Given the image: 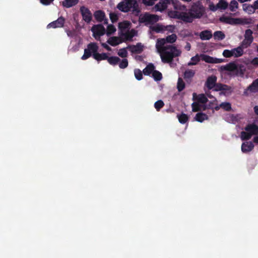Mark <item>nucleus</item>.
<instances>
[{
    "instance_id": "nucleus-1",
    "label": "nucleus",
    "mask_w": 258,
    "mask_h": 258,
    "mask_svg": "<svg viewBox=\"0 0 258 258\" xmlns=\"http://www.w3.org/2000/svg\"><path fill=\"white\" fill-rule=\"evenodd\" d=\"M162 61L163 62L169 63L172 60L173 57L179 56L181 53L175 46L171 45L162 46L161 48L156 46Z\"/></svg>"
},
{
    "instance_id": "nucleus-2",
    "label": "nucleus",
    "mask_w": 258,
    "mask_h": 258,
    "mask_svg": "<svg viewBox=\"0 0 258 258\" xmlns=\"http://www.w3.org/2000/svg\"><path fill=\"white\" fill-rule=\"evenodd\" d=\"M131 23L128 21L118 23L119 34L124 40H131L137 34L136 30L131 29Z\"/></svg>"
},
{
    "instance_id": "nucleus-3",
    "label": "nucleus",
    "mask_w": 258,
    "mask_h": 258,
    "mask_svg": "<svg viewBox=\"0 0 258 258\" xmlns=\"http://www.w3.org/2000/svg\"><path fill=\"white\" fill-rule=\"evenodd\" d=\"M204 12V7L201 3H197L194 4L188 13L185 12L184 22H192L194 19L201 18L203 15Z\"/></svg>"
},
{
    "instance_id": "nucleus-4",
    "label": "nucleus",
    "mask_w": 258,
    "mask_h": 258,
    "mask_svg": "<svg viewBox=\"0 0 258 258\" xmlns=\"http://www.w3.org/2000/svg\"><path fill=\"white\" fill-rule=\"evenodd\" d=\"M222 71L229 72V75L232 76L243 77L245 69L242 64H238L235 61L230 62L221 67Z\"/></svg>"
},
{
    "instance_id": "nucleus-5",
    "label": "nucleus",
    "mask_w": 258,
    "mask_h": 258,
    "mask_svg": "<svg viewBox=\"0 0 258 258\" xmlns=\"http://www.w3.org/2000/svg\"><path fill=\"white\" fill-rule=\"evenodd\" d=\"M136 0H122L117 5V8L120 11L127 13L132 10H134L137 7Z\"/></svg>"
},
{
    "instance_id": "nucleus-6",
    "label": "nucleus",
    "mask_w": 258,
    "mask_h": 258,
    "mask_svg": "<svg viewBox=\"0 0 258 258\" xmlns=\"http://www.w3.org/2000/svg\"><path fill=\"white\" fill-rule=\"evenodd\" d=\"M245 132L241 133L240 138L242 140H248L253 135L258 134V126L254 124H249L245 127Z\"/></svg>"
},
{
    "instance_id": "nucleus-7",
    "label": "nucleus",
    "mask_w": 258,
    "mask_h": 258,
    "mask_svg": "<svg viewBox=\"0 0 258 258\" xmlns=\"http://www.w3.org/2000/svg\"><path fill=\"white\" fill-rule=\"evenodd\" d=\"M244 49L240 45L236 48L231 49H225L222 53L223 55L226 58L240 57L244 54Z\"/></svg>"
},
{
    "instance_id": "nucleus-8",
    "label": "nucleus",
    "mask_w": 258,
    "mask_h": 258,
    "mask_svg": "<svg viewBox=\"0 0 258 258\" xmlns=\"http://www.w3.org/2000/svg\"><path fill=\"white\" fill-rule=\"evenodd\" d=\"M160 19L159 16L155 14H151L146 13L141 15L139 17V21L141 23H144L146 25H151L158 22Z\"/></svg>"
},
{
    "instance_id": "nucleus-9",
    "label": "nucleus",
    "mask_w": 258,
    "mask_h": 258,
    "mask_svg": "<svg viewBox=\"0 0 258 258\" xmlns=\"http://www.w3.org/2000/svg\"><path fill=\"white\" fill-rule=\"evenodd\" d=\"M98 46L95 42H91L88 44L87 48L84 49V54L81 57L82 60H86L91 55L94 57V55L98 52Z\"/></svg>"
},
{
    "instance_id": "nucleus-10",
    "label": "nucleus",
    "mask_w": 258,
    "mask_h": 258,
    "mask_svg": "<svg viewBox=\"0 0 258 258\" xmlns=\"http://www.w3.org/2000/svg\"><path fill=\"white\" fill-rule=\"evenodd\" d=\"M220 22L232 25L245 24L247 23L246 20L242 18H234L229 16H222L219 19Z\"/></svg>"
},
{
    "instance_id": "nucleus-11",
    "label": "nucleus",
    "mask_w": 258,
    "mask_h": 258,
    "mask_svg": "<svg viewBox=\"0 0 258 258\" xmlns=\"http://www.w3.org/2000/svg\"><path fill=\"white\" fill-rule=\"evenodd\" d=\"M198 102L204 106V109L206 108H211L212 112H214V103L216 101L215 98H213L212 100L209 101L205 94H202L198 96Z\"/></svg>"
},
{
    "instance_id": "nucleus-12",
    "label": "nucleus",
    "mask_w": 258,
    "mask_h": 258,
    "mask_svg": "<svg viewBox=\"0 0 258 258\" xmlns=\"http://www.w3.org/2000/svg\"><path fill=\"white\" fill-rule=\"evenodd\" d=\"M253 32L250 29H247L244 34V39L240 43V45L244 49L249 47L253 41Z\"/></svg>"
},
{
    "instance_id": "nucleus-13",
    "label": "nucleus",
    "mask_w": 258,
    "mask_h": 258,
    "mask_svg": "<svg viewBox=\"0 0 258 258\" xmlns=\"http://www.w3.org/2000/svg\"><path fill=\"white\" fill-rule=\"evenodd\" d=\"M177 35L175 34L167 36L165 38L158 39L156 41V46L161 48L162 46L168 45L167 43H173L177 40Z\"/></svg>"
},
{
    "instance_id": "nucleus-14",
    "label": "nucleus",
    "mask_w": 258,
    "mask_h": 258,
    "mask_svg": "<svg viewBox=\"0 0 258 258\" xmlns=\"http://www.w3.org/2000/svg\"><path fill=\"white\" fill-rule=\"evenodd\" d=\"M91 30L93 36L97 40H99L101 36L103 35L105 33V28L101 25H96L92 27Z\"/></svg>"
},
{
    "instance_id": "nucleus-15",
    "label": "nucleus",
    "mask_w": 258,
    "mask_h": 258,
    "mask_svg": "<svg viewBox=\"0 0 258 258\" xmlns=\"http://www.w3.org/2000/svg\"><path fill=\"white\" fill-rule=\"evenodd\" d=\"M80 12L83 20L87 23H90L92 18L90 11L86 7L82 6L80 8Z\"/></svg>"
},
{
    "instance_id": "nucleus-16",
    "label": "nucleus",
    "mask_w": 258,
    "mask_h": 258,
    "mask_svg": "<svg viewBox=\"0 0 258 258\" xmlns=\"http://www.w3.org/2000/svg\"><path fill=\"white\" fill-rule=\"evenodd\" d=\"M65 19L62 17H59L56 20L50 23L47 26V28H57L62 27L64 25Z\"/></svg>"
},
{
    "instance_id": "nucleus-17",
    "label": "nucleus",
    "mask_w": 258,
    "mask_h": 258,
    "mask_svg": "<svg viewBox=\"0 0 258 258\" xmlns=\"http://www.w3.org/2000/svg\"><path fill=\"white\" fill-rule=\"evenodd\" d=\"M201 60L208 63H219L223 61V59L217 58L204 54H201Z\"/></svg>"
},
{
    "instance_id": "nucleus-18",
    "label": "nucleus",
    "mask_w": 258,
    "mask_h": 258,
    "mask_svg": "<svg viewBox=\"0 0 258 258\" xmlns=\"http://www.w3.org/2000/svg\"><path fill=\"white\" fill-rule=\"evenodd\" d=\"M169 4V0H160L155 6L154 9L155 11L162 12L167 9Z\"/></svg>"
},
{
    "instance_id": "nucleus-19",
    "label": "nucleus",
    "mask_w": 258,
    "mask_h": 258,
    "mask_svg": "<svg viewBox=\"0 0 258 258\" xmlns=\"http://www.w3.org/2000/svg\"><path fill=\"white\" fill-rule=\"evenodd\" d=\"M95 19L99 22H103L104 24H107L108 20L105 17V13L101 11H97L94 13Z\"/></svg>"
},
{
    "instance_id": "nucleus-20",
    "label": "nucleus",
    "mask_w": 258,
    "mask_h": 258,
    "mask_svg": "<svg viewBox=\"0 0 258 258\" xmlns=\"http://www.w3.org/2000/svg\"><path fill=\"white\" fill-rule=\"evenodd\" d=\"M168 16L172 18H177L184 21L185 12L177 11H171L168 12Z\"/></svg>"
},
{
    "instance_id": "nucleus-21",
    "label": "nucleus",
    "mask_w": 258,
    "mask_h": 258,
    "mask_svg": "<svg viewBox=\"0 0 258 258\" xmlns=\"http://www.w3.org/2000/svg\"><path fill=\"white\" fill-rule=\"evenodd\" d=\"M120 36L119 37H111L108 40L107 42L112 45L116 46L125 41Z\"/></svg>"
},
{
    "instance_id": "nucleus-22",
    "label": "nucleus",
    "mask_w": 258,
    "mask_h": 258,
    "mask_svg": "<svg viewBox=\"0 0 258 258\" xmlns=\"http://www.w3.org/2000/svg\"><path fill=\"white\" fill-rule=\"evenodd\" d=\"M254 148V145L251 142H245L241 145V151L246 153L250 152Z\"/></svg>"
},
{
    "instance_id": "nucleus-23",
    "label": "nucleus",
    "mask_w": 258,
    "mask_h": 258,
    "mask_svg": "<svg viewBox=\"0 0 258 258\" xmlns=\"http://www.w3.org/2000/svg\"><path fill=\"white\" fill-rule=\"evenodd\" d=\"M217 78L214 76L209 77L206 81V86L209 89L214 88L216 84Z\"/></svg>"
},
{
    "instance_id": "nucleus-24",
    "label": "nucleus",
    "mask_w": 258,
    "mask_h": 258,
    "mask_svg": "<svg viewBox=\"0 0 258 258\" xmlns=\"http://www.w3.org/2000/svg\"><path fill=\"white\" fill-rule=\"evenodd\" d=\"M220 108L223 109L226 111H229L231 108V104L229 102H225L221 103L219 105L215 106V102L214 103V108L215 110H218Z\"/></svg>"
},
{
    "instance_id": "nucleus-25",
    "label": "nucleus",
    "mask_w": 258,
    "mask_h": 258,
    "mask_svg": "<svg viewBox=\"0 0 258 258\" xmlns=\"http://www.w3.org/2000/svg\"><path fill=\"white\" fill-rule=\"evenodd\" d=\"M172 4L173 8L176 11H186V7L181 4L178 0H172Z\"/></svg>"
},
{
    "instance_id": "nucleus-26",
    "label": "nucleus",
    "mask_w": 258,
    "mask_h": 258,
    "mask_svg": "<svg viewBox=\"0 0 258 258\" xmlns=\"http://www.w3.org/2000/svg\"><path fill=\"white\" fill-rule=\"evenodd\" d=\"M127 48L133 53H141L143 50V46L139 43L136 45L128 46Z\"/></svg>"
},
{
    "instance_id": "nucleus-27",
    "label": "nucleus",
    "mask_w": 258,
    "mask_h": 258,
    "mask_svg": "<svg viewBox=\"0 0 258 258\" xmlns=\"http://www.w3.org/2000/svg\"><path fill=\"white\" fill-rule=\"evenodd\" d=\"M212 36V32L209 30L203 31L200 34V38L203 40H209Z\"/></svg>"
},
{
    "instance_id": "nucleus-28",
    "label": "nucleus",
    "mask_w": 258,
    "mask_h": 258,
    "mask_svg": "<svg viewBox=\"0 0 258 258\" xmlns=\"http://www.w3.org/2000/svg\"><path fill=\"white\" fill-rule=\"evenodd\" d=\"M194 119L198 122H202L204 120H207L208 119V116L205 113L199 112L196 114Z\"/></svg>"
},
{
    "instance_id": "nucleus-29",
    "label": "nucleus",
    "mask_w": 258,
    "mask_h": 258,
    "mask_svg": "<svg viewBox=\"0 0 258 258\" xmlns=\"http://www.w3.org/2000/svg\"><path fill=\"white\" fill-rule=\"evenodd\" d=\"M154 69V66L152 63H150L143 70V73L145 75L148 76L152 74Z\"/></svg>"
},
{
    "instance_id": "nucleus-30",
    "label": "nucleus",
    "mask_w": 258,
    "mask_h": 258,
    "mask_svg": "<svg viewBox=\"0 0 258 258\" xmlns=\"http://www.w3.org/2000/svg\"><path fill=\"white\" fill-rule=\"evenodd\" d=\"M164 25L162 24H157L151 27V30L156 33H164Z\"/></svg>"
},
{
    "instance_id": "nucleus-31",
    "label": "nucleus",
    "mask_w": 258,
    "mask_h": 258,
    "mask_svg": "<svg viewBox=\"0 0 258 258\" xmlns=\"http://www.w3.org/2000/svg\"><path fill=\"white\" fill-rule=\"evenodd\" d=\"M242 9L244 12L249 14L253 13L255 10L253 5L243 4L242 5Z\"/></svg>"
},
{
    "instance_id": "nucleus-32",
    "label": "nucleus",
    "mask_w": 258,
    "mask_h": 258,
    "mask_svg": "<svg viewBox=\"0 0 258 258\" xmlns=\"http://www.w3.org/2000/svg\"><path fill=\"white\" fill-rule=\"evenodd\" d=\"M79 0H64L62 4L66 8H70L77 4Z\"/></svg>"
},
{
    "instance_id": "nucleus-33",
    "label": "nucleus",
    "mask_w": 258,
    "mask_h": 258,
    "mask_svg": "<svg viewBox=\"0 0 258 258\" xmlns=\"http://www.w3.org/2000/svg\"><path fill=\"white\" fill-rule=\"evenodd\" d=\"M201 60V54H197L190 58V60L188 62V66L196 65Z\"/></svg>"
},
{
    "instance_id": "nucleus-34",
    "label": "nucleus",
    "mask_w": 258,
    "mask_h": 258,
    "mask_svg": "<svg viewBox=\"0 0 258 258\" xmlns=\"http://www.w3.org/2000/svg\"><path fill=\"white\" fill-rule=\"evenodd\" d=\"M107 54L106 53H97L96 54L94 55V58L97 61H100L102 60H106L108 59Z\"/></svg>"
},
{
    "instance_id": "nucleus-35",
    "label": "nucleus",
    "mask_w": 258,
    "mask_h": 258,
    "mask_svg": "<svg viewBox=\"0 0 258 258\" xmlns=\"http://www.w3.org/2000/svg\"><path fill=\"white\" fill-rule=\"evenodd\" d=\"M228 6L229 10L231 12H234L238 9L239 5L236 0H232L230 2Z\"/></svg>"
},
{
    "instance_id": "nucleus-36",
    "label": "nucleus",
    "mask_w": 258,
    "mask_h": 258,
    "mask_svg": "<svg viewBox=\"0 0 258 258\" xmlns=\"http://www.w3.org/2000/svg\"><path fill=\"white\" fill-rule=\"evenodd\" d=\"M214 90L218 91H227L230 90V88L226 85L218 84H215V87H214Z\"/></svg>"
},
{
    "instance_id": "nucleus-37",
    "label": "nucleus",
    "mask_w": 258,
    "mask_h": 258,
    "mask_svg": "<svg viewBox=\"0 0 258 258\" xmlns=\"http://www.w3.org/2000/svg\"><path fill=\"white\" fill-rule=\"evenodd\" d=\"M248 90L251 92L258 91V79L255 80L248 87Z\"/></svg>"
},
{
    "instance_id": "nucleus-38",
    "label": "nucleus",
    "mask_w": 258,
    "mask_h": 258,
    "mask_svg": "<svg viewBox=\"0 0 258 258\" xmlns=\"http://www.w3.org/2000/svg\"><path fill=\"white\" fill-rule=\"evenodd\" d=\"M177 117L178 119L179 122L182 124L186 123L188 120V116L186 114L183 113H182L180 114H178L177 115Z\"/></svg>"
},
{
    "instance_id": "nucleus-39",
    "label": "nucleus",
    "mask_w": 258,
    "mask_h": 258,
    "mask_svg": "<svg viewBox=\"0 0 258 258\" xmlns=\"http://www.w3.org/2000/svg\"><path fill=\"white\" fill-rule=\"evenodd\" d=\"M107 61L109 64L115 66L118 64L120 58L117 56H110L108 57Z\"/></svg>"
},
{
    "instance_id": "nucleus-40",
    "label": "nucleus",
    "mask_w": 258,
    "mask_h": 258,
    "mask_svg": "<svg viewBox=\"0 0 258 258\" xmlns=\"http://www.w3.org/2000/svg\"><path fill=\"white\" fill-rule=\"evenodd\" d=\"M213 36L215 40H221L224 39L225 35L222 31H217L214 32Z\"/></svg>"
},
{
    "instance_id": "nucleus-41",
    "label": "nucleus",
    "mask_w": 258,
    "mask_h": 258,
    "mask_svg": "<svg viewBox=\"0 0 258 258\" xmlns=\"http://www.w3.org/2000/svg\"><path fill=\"white\" fill-rule=\"evenodd\" d=\"M175 26L173 25H164V33H170L175 32Z\"/></svg>"
},
{
    "instance_id": "nucleus-42",
    "label": "nucleus",
    "mask_w": 258,
    "mask_h": 258,
    "mask_svg": "<svg viewBox=\"0 0 258 258\" xmlns=\"http://www.w3.org/2000/svg\"><path fill=\"white\" fill-rule=\"evenodd\" d=\"M218 9L224 10L228 7V4L224 0H220L217 4Z\"/></svg>"
},
{
    "instance_id": "nucleus-43",
    "label": "nucleus",
    "mask_w": 258,
    "mask_h": 258,
    "mask_svg": "<svg viewBox=\"0 0 258 258\" xmlns=\"http://www.w3.org/2000/svg\"><path fill=\"white\" fill-rule=\"evenodd\" d=\"M127 48H122L118 50L117 54L121 57L126 58L128 55V52L126 50Z\"/></svg>"
},
{
    "instance_id": "nucleus-44",
    "label": "nucleus",
    "mask_w": 258,
    "mask_h": 258,
    "mask_svg": "<svg viewBox=\"0 0 258 258\" xmlns=\"http://www.w3.org/2000/svg\"><path fill=\"white\" fill-rule=\"evenodd\" d=\"M152 76L156 81H160L162 78V74L156 70H154L152 74Z\"/></svg>"
},
{
    "instance_id": "nucleus-45",
    "label": "nucleus",
    "mask_w": 258,
    "mask_h": 258,
    "mask_svg": "<svg viewBox=\"0 0 258 258\" xmlns=\"http://www.w3.org/2000/svg\"><path fill=\"white\" fill-rule=\"evenodd\" d=\"M119 68L121 69H124L127 67L128 64V62L127 59L126 58H123L122 60L120 59L119 63H118Z\"/></svg>"
},
{
    "instance_id": "nucleus-46",
    "label": "nucleus",
    "mask_w": 258,
    "mask_h": 258,
    "mask_svg": "<svg viewBox=\"0 0 258 258\" xmlns=\"http://www.w3.org/2000/svg\"><path fill=\"white\" fill-rule=\"evenodd\" d=\"M185 88V84L182 79L179 78L177 84V88L179 92L182 91Z\"/></svg>"
},
{
    "instance_id": "nucleus-47",
    "label": "nucleus",
    "mask_w": 258,
    "mask_h": 258,
    "mask_svg": "<svg viewBox=\"0 0 258 258\" xmlns=\"http://www.w3.org/2000/svg\"><path fill=\"white\" fill-rule=\"evenodd\" d=\"M191 106L192 111L196 112L201 110L202 109V106L203 105L198 102H195L192 103Z\"/></svg>"
},
{
    "instance_id": "nucleus-48",
    "label": "nucleus",
    "mask_w": 258,
    "mask_h": 258,
    "mask_svg": "<svg viewBox=\"0 0 258 258\" xmlns=\"http://www.w3.org/2000/svg\"><path fill=\"white\" fill-rule=\"evenodd\" d=\"M246 64H250L254 68L258 67V57H254L246 63Z\"/></svg>"
},
{
    "instance_id": "nucleus-49",
    "label": "nucleus",
    "mask_w": 258,
    "mask_h": 258,
    "mask_svg": "<svg viewBox=\"0 0 258 258\" xmlns=\"http://www.w3.org/2000/svg\"><path fill=\"white\" fill-rule=\"evenodd\" d=\"M134 75L137 80L140 81L143 78V75L141 71L139 69H136L134 70Z\"/></svg>"
},
{
    "instance_id": "nucleus-50",
    "label": "nucleus",
    "mask_w": 258,
    "mask_h": 258,
    "mask_svg": "<svg viewBox=\"0 0 258 258\" xmlns=\"http://www.w3.org/2000/svg\"><path fill=\"white\" fill-rule=\"evenodd\" d=\"M195 72L194 71L191 70H186L184 74L185 78L189 79L192 78L195 75Z\"/></svg>"
},
{
    "instance_id": "nucleus-51",
    "label": "nucleus",
    "mask_w": 258,
    "mask_h": 258,
    "mask_svg": "<svg viewBox=\"0 0 258 258\" xmlns=\"http://www.w3.org/2000/svg\"><path fill=\"white\" fill-rule=\"evenodd\" d=\"M164 105V104L163 101L159 100L154 103V107L157 111H159L160 109L163 107Z\"/></svg>"
},
{
    "instance_id": "nucleus-52",
    "label": "nucleus",
    "mask_w": 258,
    "mask_h": 258,
    "mask_svg": "<svg viewBox=\"0 0 258 258\" xmlns=\"http://www.w3.org/2000/svg\"><path fill=\"white\" fill-rule=\"evenodd\" d=\"M116 31V28L113 25H109L107 26L106 33L108 35H110Z\"/></svg>"
},
{
    "instance_id": "nucleus-53",
    "label": "nucleus",
    "mask_w": 258,
    "mask_h": 258,
    "mask_svg": "<svg viewBox=\"0 0 258 258\" xmlns=\"http://www.w3.org/2000/svg\"><path fill=\"white\" fill-rule=\"evenodd\" d=\"M109 17L112 23L116 22L118 19V16L115 13H110Z\"/></svg>"
},
{
    "instance_id": "nucleus-54",
    "label": "nucleus",
    "mask_w": 258,
    "mask_h": 258,
    "mask_svg": "<svg viewBox=\"0 0 258 258\" xmlns=\"http://www.w3.org/2000/svg\"><path fill=\"white\" fill-rule=\"evenodd\" d=\"M157 0H142L143 3L148 6H153Z\"/></svg>"
},
{
    "instance_id": "nucleus-55",
    "label": "nucleus",
    "mask_w": 258,
    "mask_h": 258,
    "mask_svg": "<svg viewBox=\"0 0 258 258\" xmlns=\"http://www.w3.org/2000/svg\"><path fill=\"white\" fill-rule=\"evenodd\" d=\"M209 8L211 11L215 12L218 10L217 4L215 5L214 3L210 2L209 4Z\"/></svg>"
},
{
    "instance_id": "nucleus-56",
    "label": "nucleus",
    "mask_w": 258,
    "mask_h": 258,
    "mask_svg": "<svg viewBox=\"0 0 258 258\" xmlns=\"http://www.w3.org/2000/svg\"><path fill=\"white\" fill-rule=\"evenodd\" d=\"M53 0H40L41 3L45 5H49Z\"/></svg>"
},
{
    "instance_id": "nucleus-57",
    "label": "nucleus",
    "mask_w": 258,
    "mask_h": 258,
    "mask_svg": "<svg viewBox=\"0 0 258 258\" xmlns=\"http://www.w3.org/2000/svg\"><path fill=\"white\" fill-rule=\"evenodd\" d=\"M101 45L106 50H107L108 51H110L111 50V47H109L106 43H101Z\"/></svg>"
},
{
    "instance_id": "nucleus-58",
    "label": "nucleus",
    "mask_w": 258,
    "mask_h": 258,
    "mask_svg": "<svg viewBox=\"0 0 258 258\" xmlns=\"http://www.w3.org/2000/svg\"><path fill=\"white\" fill-rule=\"evenodd\" d=\"M190 48H191V45H190V43L189 42H186V44L185 46V49L187 51H189L190 50Z\"/></svg>"
},
{
    "instance_id": "nucleus-59",
    "label": "nucleus",
    "mask_w": 258,
    "mask_h": 258,
    "mask_svg": "<svg viewBox=\"0 0 258 258\" xmlns=\"http://www.w3.org/2000/svg\"><path fill=\"white\" fill-rule=\"evenodd\" d=\"M66 32L69 37H73L74 35V32L71 30H67Z\"/></svg>"
},
{
    "instance_id": "nucleus-60",
    "label": "nucleus",
    "mask_w": 258,
    "mask_h": 258,
    "mask_svg": "<svg viewBox=\"0 0 258 258\" xmlns=\"http://www.w3.org/2000/svg\"><path fill=\"white\" fill-rule=\"evenodd\" d=\"M253 6L255 9V10L256 9H258V0H256L255 1L253 4Z\"/></svg>"
},
{
    "instance_id": "nucleus-61",
    "label": "nucleus",
    "mask_w": 258,
    "mask_h": 258,
    "mask_svg": "<svg viewBox=\"0 0 258 258\" xmlns=\"http://www.w3.org/2000/svg\"><path fill=\"white\" fill-rule=\"evenodd\" d=\"M254 112L258 115V106H255L254 107Z\"/></svg>"
},
{
    "instance_id": "nucleus-62",
    "label": "nucleus",
    "mask_w": 258,
    "mask_h": 258,
    "mask_svg": "<svg viewBox=\"0 0 258 258\" xmlns=\"http://www.w3.org/2000/svg\"><path fill=\"white\" fill-rule=\"evenodd\" d=\"M253 142L255 143H258V136H255L254 138H253Z\"/></svg>"
},
{
    "instance_id": "nucleus-63",
    "label": "nucleus",
    "mask_w": 258,
    "mask_h": 258,
    "mask_svg": "<svg viewBox=\"0 0 258 258\" xmlns=\"http://www.w3.org/2000/svg\"><path fill=\"white\" fill-rule=\"evenodd\" d=\"M240 3H244V2H249L251 0H238Z\"/></svg>"
},
{
    "instance_id": "nucleus-64",
    "label": "nucleus",
    "mask_w": 258,
    "mask_h": 258,
    "mask_svg": "<svg viewBox=\"0 0 258 258\" xmlns=\"http://www.w3.org/2000/svg\"><path fill=\"white\" fill-rule=\"evenodd\" d=\"M256 51L258 52V45L256 46Z\"/></svg>"
}]
</instances>
